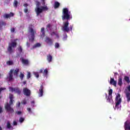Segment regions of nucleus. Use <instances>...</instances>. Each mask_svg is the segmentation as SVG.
<instances>
[{
    "label": "nucleus",
    "mask_w": 130,
    "mask_h": 130,
    "mask_svg": "<svg viewBox=\"0 0 130 130\" xmlns=\"http://www.w3.org/2000/svg\"><path fill=\"white\" fill-rule=\"evenodd\" d=\"M36 8L35 11L37 14V16L38 17L39 15L43 13L44 11H48V7L47 6H41L40 8V2L39 1H36Z\"/></svg>",
    "instance_id": "nucleus-1"
},
{
    "label": "nucleus",
    "mask_w": 130,
    "mask_h": 130,
    "mask_svg": "<svg viewBox=\"0 0 130 130\" xmlns=\"http://www.w3.org/2000/svg\"><path fill=\"white\" fill-rule=\"evenodd\" d=\"M19 72L20 69L18 68L16 69L15 71H14V69L10 70L8 73V75L7 76V79L8 80L9 82H12V81H14V77H18V75H19Z\"/></svg>",
    "instance_id": "nucleus-2"
},
{
    "label": "nucleus",
    "mask_w": 130,
    "mask_h": 130,
    "mask_svg": "<svg viewBox=\"0 0 130 130\" xmlns=\"http://www.w3.org/2000/svg\"><path fill=\"white\" fill-rule=\"evenodd\" d=\"M9 98H10V101H9V104H7L5 105V108L6 111H7L8 112H11V113H13L14 112V109L13 108L11 107V105L13 104V99H14V95L12 94H10L9 95Z\"/></svg>",
    "instance_id": "nucleus-3"
},
{
    "label": "nucleus",
    "mask_w": 130,
    "mask_h": 130,
    "mask_svg": "<svg viewBox=\"0 0 130 130\" xmlns=\"http://www.w3.org/2000/svg\"><path fill=\"white\" fill-rule=\"evenodd\" d=\"M113 90L112 89H110L109 90V96L107 97V94L106 93V98L107 99V102L110 103V104H113V100H112V93Z\"/></svg>",
    "instance_id": "nucleus-4"
},
{
    "label": "nucleus",
    "mask_w": 130,
    "mask_h": 130,
    "mask_svg": "<svg viewBox=\"0 0 130 130\" xmlns=\"http://www.w3.org/2000/svg\"><path fill=\"white\" fill-rule=\"evenodd\" d=\"M14 47H17V42H13L11 43H9L7 48L8 52H9L10 54L13 53V52H14V50H13V48H14Z\"/></svg>",
    "instance_id": "nucleus-5"
},
{
    "label": "nucleus",
    "mask_w": 130,
    "mask_h": 130,
    "mask_svg": "<svg viewBox=\"0 0 130 130\" xmlns=\"http://www.w3.org/2000/svg\"><path fill=\"white\" fill-rule=\"evenodd\" d=\"M116 105L115 107V109H118L119 108L118 107V105L121 103V98H120V94L118 93L115 98Z\"/></svg>",
    "instance_id": "nucleus-6"
},
{
    "label": "nucleus",
    "mask_w": 130,
    "mask_h": 130,
    "mask_svg": "<svg viewBox=\"0 0 130 130\" xmlns=\"http://www.w3.org/2000/svg\"><path fill=\"white\" fill-rule=\"evenodd\" d=\"M10 91L11 92H14L15 94H17V95H21V89L19 87H9Z\"/></svg>",
    "instance_id": "nucleus-7"
},
{
    "label": "nucleus",
    "mask_w": 130,
    "mask_h": 130,
    "mask_svg": "<svg viewBox=\"0 0 130 130\" xmlns=\"http://www.w3.org/2000/svg\"><path fill=\"white\" fill-rule=\"evenodd\" d=\"M72 18H73V16L71 13V11H69V9L66 8V20H67V21H69L72 19Z\"/></svg>",
    "instance_id": "nucleus-8"
},
{
    "label": "nucleus",
    "mask_w": 130,
    "mask_h": 130,
    "mask_svg": "<svg viewBox=\"0 0 130 130\" xmlns=\"http://www.w3.org/2000/svg\"><path fill=\"white\" fill-rule=\"evenodd\" d=\"M130 85H128L127 87V89H125L124 90V93L126 95V98H127V102H129L130 101Z\"/></svg>",
    "instance_id": "nucleus-9"
},
{
    "label": "nucleus",
    "mask_w": 130,
    "mask_h": 130,
    "mask_svg": "<svg viewBox=\"0 0 130 130\" xmlns=\"http://www.w3.org/2000/svg\"><path fill=\"white\" fill-rule=\"evenodd\" d=\"M23 94L25 96H27V97H29L30 95H31V90H29L26 87H24L23 89Z\"/></svg>",
    "instance_id": "nucleus-10"
},
{
    "label": "nucleus",
    "mask_w": 130,
    "mask_h": 130,
    "mask_svg": "<svg viewBox=\"0 0 130 130\" xmlns=\"http://www.w3.org/2000/svg\"><path fill=\"white\" fill-rule=\"evenodd\" d=\"M30 33H31V37L29 38V41L33 42L34 41V38H35V35L34 33V29L33 28H30L29 30Z\"/></svg>",
    "instance_id": "nucleus-11"
},
{
    "label": "nucleus",
    "mask_w": 130,
    "mask_h": 130,
    "mask_svg": "<svg viewBox=\"0 0 130 130\" xmlns=\"http://www.w3.org/2000/svg\"><path fill=\"white\" fill-rule=\"evenodd\" d=\"M69 21L67 20L66 22V32H69L70 31H72L73 30V25H70V27H69Z\"/></svg>",
    "instance_id": "nucleus-12"
},
{
    "label": "nucleus",
    "mask_w": 130,
    "mask_h": 130,
    "mask_svg": "<svg viewBox=\"0 0 130 130\" xmlns=\"http://www.w3.org/2000/svg\"><path fill=\"white\" fill-rule=\"evenodd\" d=\"M45 41L48 45H52L53 44V40L49 37H46Z\"/></svg>",
    "instance_id": "nucleus-13"
},
{
    "label": "nucleus",
    "mask_w": 130,
    "mask_h": 130,
    "mask_svg": "<svg viewBox=\"0 0 130 130\" xmlns=\"http://www.w3.org/2000/svg\"><path fill=\"white\" fill-rule=\"evenodd\" d=\"M15 16V14L13 12H11L9 14H5L3 15V17L4 19H9V18H11V17H14Z\"/></svg>",
    "instance_id": "nucleus-14"
},
{
    "label": "nucleus",
    "mask_w": 130,
    "mask_h": 130,
    "mask_svg": "<svg viewBox=\"0 0 130 130\" xmlns=\"http://www.w3.org/2000/svg\"><path fill=\"white\" fill-rule=\"evenodd\" d=\"M43 89H44L43 85H41L40 89L39 90V97H42L43 96Z\"/></svg>",
    "instance_id": "nucleus-15"
},
{
    "label": "nucleus",
    "mask_w": 130,
    "mask_h": 130,
    "mask_svg": "<svg viewBox=\"0 0 130 130\" xmlns=\"http://www.w3.org/2000/svg\"><path fill=\"white\" fill-rule=\"evenodd\" d=\"M110 85H113L114 87H116V85L117 82L116 81L114 80V78H111L110 81Z\"/></svg>",
    "instance_id": "nucleus-16"
},
{
    "label": "nucleus",
    "mask_w": 130,
    "mask_h": 130,
    "mask_svg": "<svg viewBox=\"0 0 130 130\" xmlns=\"http://www.w3.org/2000/svg\"><path fill=\"white\" fill-rule=\"evenodd\" d=\"M6 25H7V23L6 22L3 21V20H0V30H2L3 29V27H5Z\"/></svg>",
    "instance_id": "nucleus-17"
},
{
    "label": "nucleus",
    "mask_w": 130,
    "mask_h": 130,
    "mask_svg": "<svg viewBox=\"0 0 130 130\" xmlns=\"http://www.w3.org/2000/svg\"><path fill=\"white\" fill-rule=\"evenodd\" d=\"M6 126L7 128L8 129H14V127L12 126V125H11V122L9 121H7Z\"/></svg>",
    "instance_id": "nucleus-18"
},
{
    "label": "nucleus",
    "mask_w": 130,
    "mask_h": 130,
    "mask_svg": "<svg viewBox=\"0 0 130 130\" xmlns=\"http://www.w3.org/2000/svg\"><path fill=\"white\" fill-rule=\"evenodd\" d=\"M47 60H48V62L52 61V56L50 54L47 55Z\"/></svg>",
    "instance_id": "nucleus-19"
},
{
    "label": "nucleus",
    "mask_w": 130,
    "mask_h": 130,
    "mask_svg": "<svg viewBox=\"0 0 130 130\" xmlns=\"http://www.w3.org/2000/svg\"><path fill=\"white\" fill-rule=\"evenodd\" d=\"M20 60L23 64H28L29 63V61L27 59H24V58H20Z\"/></svg>",
    "instance_id": "nucleus-20"
},
{
    "label": "nucleus",
    "mask_w": 130,
    "mask_h": 130,
    "mask_svg": "<svg viewBox=\"0 0 130 130\" xmlns=\"http://www.w3.org/2000/svg\"><path fill=\"white\" fill-rule=\"evenodd\" d=\"M122 78L121 77H119L118 79V85L119 87L122 86Z\"/></svg>",
    "instance_id": "nucleus-21"
},
{
    "label": "nucleus",
    "mask_w": 130,
    "mask_h": 130,
    "mask_svg": "<svg viewBox=\"0 0 130 130\" xmlns=\"http://www.w3.org/2000/svg\"><path fill=\"white\" fill-rule=\"evenodd\" d=\"M59 6H60V4L59 3V2L57 1L55 2L54 4V9H58V8H59Z\"/></svg>",
    "instance_id": "nucleus-22"
},
{
    "label": "nucleus",
    "mask_w": 130,
    "mask_h": 130,
    "mask_svg": "<svg viewBox=\"0 0 130 130\" xmlns=\"http://www.w3.org/2000/svg\"><path fill=\"white\" fill-rule=\"evenodd\" d=\"M124 80L126 82L127 84H129L130 83V80H129V77L128 76H125L124 77Z\"/></svg>",
    "instance_id": "nucleus-23"
},
{
    "label": "nucleus",
    "mask_w": 130,
    "mask_h": 130,
    "mask_svg": "<svg viewBox=\"0 0 130 130\" xmlns=\"http://www.w3.org/2000/svg\"><path fill=\"white\" fill-rule=\"evenodd\" d=\"M62 20H66V8L63 9Z\"/></svg>",
    "instance_id": "nucleus-24"
},
{
    "label": "nucleus",
    "mask_w": 130,
    "mask_h": 130,
    "mask_svg": "<svg viewBox=\"0 0 130 130\" xmlns=\"http://www.w3.org/2000/svg\"><path fill=\"white\" fill-rule=\"evenodd\" d=\"M6 63L8 66H13L14 64V62L12 60L7 61Z\"/></svg>",
    "instance_id": "nucleus-25"
},
{
    "label": "nucleus",
    "mask_w": 130,
    "mask_h": 130,
    "mask_svg": "<svg viewBox=\"0 0 130 130\" xmlns=\"http://www.w3.org/2000/svg\"><path fill=\"white\" fill-rule=\"evenodd\" d=\"M41 46V44L40 43H37L35 45L33 46L32 48H36V47H40Z\"/></svg>",
    "instance_id": "nucleus-26"
},
{
    "label": "nucleus",
    "mask_w": 130,
    "mask_h": 130,
    "mask_svg": "<svg viewBox=\"0 0 130 130\" xmlns=\"http://www.w3.org/2000/svg\"><path fill=\"white\" fill-rule=\"evenodd\" d=\"M18 50L19 52H20V53H22V52L23 51V49L22 48V46H19L18 47Z\"/></svg>",
    "instance_id": "nucleus-27"
},
{
    "label": "nucleus",
    "mask_w": 130,
    "mask_h": 130,
    "mask_svg": "<svg viewBox=\"0 0 130 130\" xmlns=\"http://www.w3.org/2000/svg\"><path fill=\"white\" fill-rule=\"evenodd\" d=\"M13 6L15 8H17V7H18V1L15 0L13 3Z\"/></svg>",
    "instance_id": "nucleus-28"
},
{
    "label": "nucleus",
    "mask_w": 130,
    "mask_h": 130,
    "mask_svg": "<svg viewBox=\"0 0 130 130\" xmlns=\"http://www.w3.org/2000/svg\"><path fill=\"white\" fill-rule=\"evenodd\" d=\"M43 73L44 75L47 76L48 74V71L47 70V69H45Z\"/></svg>",
    "instance_id": "nucleus-29"
},
{
    "label": "nucleus",
    "mask_w": 130,
    "mask_h": 130,
    "mask_svg": "<svg viewBox=\"0 0 130 130\" xmlns=\"http://www.w3.org/2000/svg\"><path fill=\"white\" fill-rule=\"evenodd\" d=\"M21 104H23V105H26V104H27V101L26 100V99H24L23 100H22V101L21 102Z\"/></svg>",
    "instance_id": "nucleus-30"
},
{
    "label": "nucleus",
    "mask_w": 130,
    "mask_h": 130,
    "mask_svg": "<svg viewBox=\"0 0 130 130\" xmlns=\"http://www.w3.org/2000/svg\"><path fill=\"white\" fill-rule=\"evenodd\" d=\"M3 90H6V88L3 87L0 88V99H1L2 97H3V96H1V94L2 93V91H3Z\"/></svg>",
    "instance_id": "nucleus-31"
},
{
    "label": "nucleus",
    "mask_w": 130,
    "mask_h": 130,
    "mask_svg": "<svg viewBox=\"0 0 130 130\" xmlns=\"http://www.w3.org/2000/svg\"><path fill=\"white\" fill-rule=\"evenodd\" d=\"M55 48L56 49L59 48V43H55Z\"/></svg>",
    "instance_id": "nucleus-32"
},
{
    "label": "nucleus",
    "mask_w": 130,
    "mask_h": 130,
    "mask_svg": "<svg viewBox=\"0 0 130 130\" xmlns=\"http://www.w3.org/2000/svg\"><path fill=\"white\" fill-rule=\"evenodd\" d=\"M34 75L36 78H39V73H38V72H34Z\"/></svg>",
    "instance_id": "nucleus-33"
},
{
    "label": "nucleus",
    "mask_w": 130,
    "mask_h": 130,
    "mask_svg": "<svg viewBox=\"0 0 130 130\" xmlns=\"http://www.w3.org/2000/svg\"><path fill=\"white\" fill-rule=\"evenodd\" d=\"M62 31H66V22H63V26L62 27Z\"/></svg>",
    "instance_id": "nucleus-34"
},
{
    "label": "nucleus",
    "mask_w": 130,
    "mask_h": 130,
    "mask_svg": "<svg viewBox=\"0 0 130 130\" xmlns=\"http://www.w3.org/2000/svg\"><path fill=\"white\" fill-rule=\"evenodd\" d=\"M24 120H25V119L24 118H23V117H20L19 118V121L21 123L23 122Z\"/></svg>",
    "instance_id": "nucleus-35"
},
{
    "label": "nucleus",
    "mask_w": 130,
    "mask_h": 130,
    "mask_svg": "<svg viewBox=\"0 0 130 130\" xmlns=\"http://www.w3.org/2000/svg\"><path fill=\"white\" fill-rule=\"evenodd\" d=\"M27 78V79H30V78H31V73L30 72H28Z\"/></svg>",
    "instance_id": "nucleus-36"
},
{
    "label": "nucleus",
    "mask_w": 130,
    "mask_h": 130,
    "mask_svg": "<svg viewBox=\"0 0 130 130\" xmlns=\"http://www.w3.org/2000/svg\"><path fill=\"white\" fill-rule=\"evenodd\" d=\"M20 78L21 80H23V79L24 78V74H23V73H21L20 75Z\"/></svg>",
    "instance_id": "nucleus-37"
},
{
    "label": "nucleus",
    "mask_w": 130,
    "mask_h": 130,
    "mask_svg": "<svg viewBox=\"0 0 130 130\" xmlns=\"http://www.w3.org/2000/svg\"><path fill=\"white\" fill-rule=\"evenodd\" d=\"M27 110L29 113H32V110H31L30 108H27Z\"/></svg>",
    "instance_id": "nucleus-38"
},
{
    "label": "nucleus",
    "mask_w": 130,
    "mask_h": 130,
    "mask_svg": "<svg viewBox=\"0 0 130 130\" xmlns=\"http://www.w3.org/2000/svg\"><path fill=\"white\" fill-rule=\"evenodd\" d=\"M42 2V5L43 6H45V0H41Z\"/></svg>",
    "instance_id": "nucleus-39"
},
{
    "label": "nucleus",
    "mask_w": 130,
    "mask_h": 130,
    "mask_svg": "<svg viewBox=\"0 0 130 130\" xmlns=\"http://www.w3.org/2000/svg\"><path fill=\"white\" fill-rule=\"evenodd\" d=\"M15 28H14V27L11 28V32L12 33H14V32H15Z\"/></svg>",
    "instance_id": "nucleus-40"
},
{
    "label": "nucleus",
    "mask_w": 130,
    "mask_h": 130,
    "mask_svg": "<svg viewBox=\"0 0 130 130\" xmlns=\"http://www.w3.org/2000/svg\"><path fill=\"white\" fill-rule=\"evenodd\" d=\"M42 35H41V37H44L45 36V31L42 32Z\"/></svg>",
    "instance_id": "nucleus-41"
},
{
    "label": "nucleus",
    "mask_w": 130,
    "mask_h": 130,
    "mask_svg": "<svg viewBox=\"0 0 130 130\" xmlns=\"http://www.w3.org/2000/svg\"><path fill=\"white\" fill-rule=\"evenodd\" d=\"M24 13H25V14H27V13H28V9L27 8L24 9Z\"/></svg>",
    "instance_id": "nucleus-42"
},
{
    "label": "nucleus",
    "mask_w": 130,
    "mask_h": 130,
    "mask_svg": "<svg viewBox=\"0 0 130 130\" xmlns=\"http://www.w3.org/2000/svg\"><path fill=\"white\" fill-rule=\"evenodd\" d=\"M17 107H20V106H21V103L20 102H18V103L17 104Z\"/></svg>",
    "instance_id": "nucleus-43"
},
{
    "label": "nucleus",
    "mask_w": 130,
    "mask_h": 130,
    "mask_svg": "<svg viewBox=\"0 0 130 130\" xmlns=\"http://www.w3.org/2000/svg\"><path fill=\"white\" fill-rule=\"evenodd\" d=\"M47 28H49V29H50V28H51V24H48L47 25Z\"/></svg>",
    "instance_id": "nucleus-44"
},
{
    "label": "nucleus",
    "mask_w": 130,
    "mask_h": 130,
    "mask_svg": "<svg viewBox=\"0 0 130 130\" xmlns=\"http://www.w3.org/2000/svg\"><path fill=\"white\" fill-rule=\"evenodd\" d=\"M41 32H45L44 27H42V28H41Z\"/></svg>",
    "instance_id": "nucleus-45"
},
{
    "label": "nucleus",
    "mask_w": 130,
    "mask_h": 130,
    "mask_svg": "<svg viewBox=\"0 0 130 130\" xmlns=\"http://www.w3.org/2000/svg\"><path fill=\"white\" fill-rule=\"evenodd\" d=\"M26 46H27V47H30V43H29L28 42H27Z\"/></svg>",
    "instance_id": "nucleus-46"
},
{
    "label": "nucleus",
    "mask_w": 130,
    "mask_h": 130,
    "mask_svg": "<svg viewBox=\"0 0 130 130\" xmlns=\"http://www.w3.org/2000/svg\"><path fill=\"white\" fill-rule=\"evenodd\" d=\"M17 124L18 123L16 121H13V125H17Z\"/></svg>",
    "instance_id": "nucleus-47"
},
{
    "label": "nucleus",
    "mask_w": 130,
    "mask_h": 130,
    "mask_svg": "<svg viewBox=\"0 0 130 130\" xmlns=\"http://www.w3.org/2000/svg\"><path fill=\"white\" fill-rule=\"evenodd\" d=\"M43 69H40V71H39V73L40 74H42V73H43Z\"/></svg>",
    "instance_id": "nucleus-48"
},
{
    "label": "nucleus",
    "mask_w": 130,
    "mask_h": 130,
    "mask_svg": "<svg viewBox=\"0 0 130 130\" xmlns=\"http://www.w3.org/2000/svg\"><path fill=\"white\" fill-rule=\"evenodd\" d=\"M28 6H29L27 3H25L23 5V6L25 7V8H27V7H28Z\"/></svg>",
    "instance_id": "nucleus-49"
},
{
    "label": "nucleus",
    "mask_w": 130,
    "mask_h": 130,
    "mask_svg": "<svg viewBox=\"0 0 130 130\" xmlns=\"http://www.w3.org/2000/svg\"><path fill=\"white\" fill-rule=\"evenodd\" d=\"M3 112V108L0 106V113H2Z\"/></svg>",
    "instance_id": "nucleus-50"
},
{
    "label": "nucleus",
    "mask_w": 130,
    "mask_h": 130,
    "mask_svg": "<svg viewBox=\"0 0 130 130\" xmlns=\"http://www.w3.org/2000/svg\"><path fill=\"white\" fill-rule=\"evenodd\" d=\"M17 114H18V115H20V114H22V112L21 111H18L17 112Z\"/></svg>",
    "instance_id": "nucleus-51"
},
{
    "label": "nucleus",
    "mask_w": 130,
    "mask_h": 130,
    "mask_svg": "<svg viewBox=\"0 0 130 130\" xmlns=\"http://www.w3.org/2000/svg\"><path fill=\"white\" fill-rule=\"evenodd\" d=\"M117 75H118V73H117V72H115L114 73V76H117Z\"/></svg>",
    "instance_id": "nucleus-52"
},
{
    "label": "nucleus",
    "mask_w": 130,
    "mask_h": 130,
    "mask_svg": "<svg viewBox=\"0 0 130 130\" xmlns=\"http://www.w3.org/2000/svg\"><path fill=\"white\" fill-rule=\"evenodd\" d=\"M31 104H34V103H35L34 101H31Z\"/></svg>",
    "instance_id": "nucleus-53"
},
{
    "label": "nucleus",
    "mask_w": 130,
    "mask_h": 130,
    "mask_svg": "<svg viewBox=\"0 0 130 130\" xmlns=\"http://www.w3.org/2000/svg\"><path fill=\"white\" fill-rule=\"evenodd\" d=\"M23 85H26V81L23 82Z\"/></svg>",
    "instance_id": "nucleus-54"
},
{
    "label": "nucleus",
    "mask_w": 130,
    "mask_h": 130,
    "mask_svg": "<svg viewBox=\"0 0 130 130\" xmlns=\"http://www.w3.org/2000/svg\"><path fill=\"white\" fill-rule=\"evenodd\" d=\"M66 38H67V35L66 36Z\"/></svg>",
    "instance_id": "nucleus-55"
},
{
    "label": "nucleus",
    "mask_w": 130,
    "mask_h": 130,
    "mask_svg": "<svg viewBox=\"0 0 130 130\" xmlns=\"http://www.w3.org/2000/svg\"><path fill=\"white\" fill-rule=\"evenodd\" d=\"M34 33H35V32Z\"/></svg>",
    "instance_id": "nucleus-56"
}]
</instances>
